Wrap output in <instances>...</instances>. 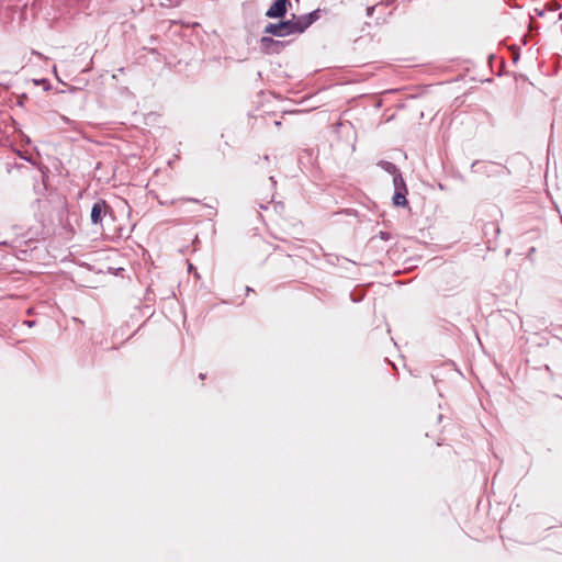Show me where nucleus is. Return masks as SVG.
I'll return each instance as SVG.
<instances>
[{"instance_id": "nucleus-1", "label": "nucleus", "mask_w": 562, "mask_h": 562, "mask_svg": "<svg viewBox=\"0 0 562 562\" xmlns=\"http://www.w3.org/2000/svg\"><path fill=\"white\" fill-rule=\"evenodd\" d=\"M265 33L277 37H285L292 34L303 33V27L301 25L297 26L295 15H293L292 19L286 21H281L279 23H269L265 27Z\"/></svg>"}, {"instance_id": "nucleus-2", "label": "nucleus", "mask_w": 562, "mask_h": 562, "mask_svg": "<svg viewBox=\"0 0 562 562\" xmlns=\"http://www.w3.org/2000/svg\"><path fill=\"white\" fill-rule=\"evenodd\" d=\"M285 42L273 40L272 37L263 36L260 40V47L266 54H279L284 48Z\"/></svg>"}, {"instance_id": "nucleus-3", "label": "nucleus", "mask_w": 562, "mask_h": 562, "mask_svg": "<svg viewBox=\"0 0 562 562\" xmlns=\"http://www.w3.org/2000/svg\"><path fill=\"white\" fill-rule=\"evenodd\" d=\"M286 13V0H277L266 12L270 19L283 18Z\"/></svg>"}, {"instance_id": "nucleus-4", "label": "nucleus", "mask_w": 562, "mask_h": 562, "mask_svg": "<svg viewBox=\"0 0 562 562\" xmlns=\"http://www.w3.org/2000/svg\"><path fill=\"white\" fill-rule=\"evenodd\" d=\"M106 209V203L103 200L95 202L91 210V222L93 224H100L102 221L101 214Z\"/></svg>"}, {"instance_id": "nucleus-5", "label": "nucleus", "mask_w": 562, "mask_h": 562, "mask_svg": "<svg viewBox=\"0 0 562 562\" xmlns=\"http://www.w3.org/2000/svg\"><path fill=\"white\" fill-rule=\"evenodd\" d=\"M318 18V11H313L306 15L295 16L297 26L303 27V32Z\"/></svg>"}, {"instance_id": "nucleus-6", "label": "nucleus", "mask_w": 562, "mask_h": 562, "mask_svg": "<svg viewBox=\"0 0 562 562\" xmlns=\"http://www.w3.org/2000/svg\"><path fill=\"white\" fill-rule=\"evenodd\" d=\"M408 192H394L392 202L395 206H406L408 204L406 195Z\"/></svg>"}, {"instance_id": "nucleus-7", "label": "nucleus", "mask_w": 562, "mask_h": 562, "mask_svg": "<svg viewBox=\"0 0 562 562\" xmlns=\"http://www.w3.org/2000/svg\"><path fill=\"white\" fill-rule=\"evenodd\" d=\"M394 192H408L402 173L393 177Z\"/></svg>"}, {"instance_id": "nucleus-8", "label": "nucleus", "mask_w": 562, "mask_h": 562, "mask_svg": "<svg viewBox=\"0 0 562 562\" xmlns=\"http://www.w3.org/2000/svg\"><path fill=\"white\" fill-rule=\"evenodd\" d=\"M380 166L389 173H391L393 177H395L396 175H400V170L398 168L393 164V162H390V161H381L380 162Z\"/></svg>"}, {"instance_id": "nucleus-9", "label": "nucleus", "mask_w": 562, "mask_h": 562, "mask_svg": "<svg viewBox=\"0 0 562 562\" xmlns=\"http://www.w3.org/2000/svg\"><path fill=\"white\" fill-rule=\"evenodd\" d=\"M182 0H167V5L177 7L181 3Z\"/></svg>"}, {"instance_id": "nucleus-10", "label": "nucleus", "mask_w": 562, "mask_h": 562, "mask_svg": "<svg viewBox=\"0 0 562 562\" xmlns=\"http://www.w3.org/2000/svg\"><path fill=\"white\" fill-rule=\"evenodd\" d=\"M23 324L26 325L27 327H33L35 325V322L34 321H24Z\"/></svg>"}, {"instance_id": "nucleus-11", "label": "nucleus", "mask_w": 562, "mask_h": 562, "mask_svg": "<svg viewBox=\"0 0 562 562\" xmlns=\"http://www.w3.org/2000/svg\"><path fill=\"white\" fill-rule=\"evenodd\" d=\"M32 54L36 55L37 57H43V55L40 52H36V50H32Z\"/></svg>"}, {"instance_id": "nucleus-12", "label": "nucleus", "mask_w": 562, "mask_h": 562, "mask_svg": "<svg viewBox=\"0 0 562 562\" xmlns=\"http://www.w3.org/2000/svg\"><path fill=\"white\" fill-rule=\"evenodd\" d=\"M374 10V8H368V15H371L372 14V11Z\"/></svg>"}]
</instances>
